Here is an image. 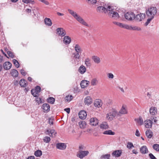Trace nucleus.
<instances>
[{
    "label": "nucleus",
    "instance_id": "30",
    "mask_svg": "<svg viewBox=\"0 0 159 159\" xmlns=\"http://www.w3.org/2000/svg\"><path fill=\"white\" fill-rule=\"evenodd\" d=\"M141 152L143 154H145L148 153V149L146 146H143L140 148Z\"/></svg>",
    "mask_w": 159,
    "mask_h": 159
},
{
    "label": "nucleus",
    "instance_id": "32",
    "mask_svg": "<svg viewBox=\"0 0 159 159\" xmlns=\"http://www.w3.org/2000/svg\"><path fill=\"white\" fill-rule=\"evenodd\" d=\"M84 63L87 67H90L91 66V59L88 57L86 58L84 60Z\"/></svg>",
    "mask_w": 159,
    "mask_h": 159
},
{
    "label": "nucleus",
    "instance_id": "40",
    "mask_svg": "<svg viewBox=\"0 0 159 159\" xmlns=\"http://www.w3.org/2000/svg\"><path fill=\"white\" fill-rule=\"evenodd\" d=\"M22 2L25 4L31 3L32 4H34L35 3V2L33 0H22Z\"/></svg>",
    "mask_w": 159,
    "mask_h": 159
},
{
    "label": "nucleus",
    "instance_id": "42",
    "mask_svg": "<svg viewBox=\"0 0 159 159\" xmlns=\"http://www.w3.org/2000/svg\"><path fill=\"white\" fill-rule=\"evenodd\" d=\"M55 98L52 97H49L47 99V102H48L52 104H53L55 102Z\"/></svg>",
    "mask_w": 159,
    "mask_h": 159
},
{
    "label": "nucleus",
    "instance_id": "5",
    "mask_svg": "<svg viewBox=\"0 0 159 159\" xmlns=\"http://www.w3.org/2000/svg\"><path fill=\"white\" fill-rule=\"evenodd\" d=\"M113 23L120 27L130 30H133V25H129L118 22H113Z\"/></svg>",
    "mask_w": 159,
    "mask_h": 159
},
{
    "label": "nucleus",
    "instance_id": "53",
    "mask_svg": "<svg viewBox=\"0 0 159 159\" xmlns=\"http://www.w3.org/2000/svg\"><path fill=\"white\" fill-rule=\"evenodd\" d=\"M89 3L91 4H95L97 2L96 0H87Z\"/></svg>",
    "mask_w": 159,
    "mask_h": 159
},
{
    "label": "nucleus",
    "instance_id": "35",
    "mask_svg": "<svg viewBox=\"0 0 159 159\" xmlns=\"http://www.w3.org/2000/svg\"><path fill=\"white\" fill-rule=\"evenodd\" d=\"M146 135L148 138H151L153 135L152 132L150 130H147L145 133Z\"/></svg>",
    "mask_w": 159,
    "mask_h": 159
},
{
    "label": "nucleus",
    "instance_id": "64",
    "mask_svg": "<svg viewBox=\"0 0 159 159\" xmlns=\"http://www.w3.org/2000/svg\"><path fill=\"white\" fill-rule=\"evenodd\" d=\"M27 159H35L34 157L33 156H30L28 157Z\"/></svg>",
    "mask_w": 159,
    "mask_h": 159
},
{
    "label": "nucleus",
    "instance_id": "21",
    "mask_svg": "<svg viewBox=\"0 0 159 159\" xmlns=\"http://www.w3.org/2000/svg\"><path fill=\"white\" fill-rule=\"evenodd\" d=\"M42 108L44 110V112H48L50 110V106L47 103L43 104L42 107Z\"/></svg>",
    "mask_w": 159,
    "mask_h": 159
},
{
    "label": "nucleus",
    "instance_id": "57",
    "mask_svg": "<svg viewBox=\"0 0 159 159\" xmlns=\"http://www.w3.org/2000/svg\"><path fill=\"white\" fill-rule=\"evenodd\" d=\"M149 156L151 159H157V158L151 153H150Z\"/></svg>",
    "mask_w": 159,
    "mask_h": 159
},
{
    "label": "nucleus",
    "instance_id": "7",
    "mask_svg": "<svg viewBox=\"0 0 159 159\" xmlns=\"http://www.w3.org/2000/svg\"><path fill=\"white\" fill-rule=\"evenodd\" d=\"M134 14L132 12H128L125 14V17L126 19L129 21H131L134 19Z\"/></svg>",
    "mask_w": 159,
    "mask_h": 159
},
{
    "label": "nucleus",
    "instance_id": "22",
    "mask_svg": "<svg viewBox=\"0 0 159 159\" xmlns=\"http://www.w3.org/2000/svg\"><path fill=\"white\" fill-rule=\"evenodd\" d=\"M75 51L76 53H79L81 54L83 50L80 46L78 44H76L74 47Z\"/></svg>",
    "mask_w": 159,
    "mask_h": 159
},
{
    "label": "nucleus",
    "instance_id": "36",
    "mask_svg": "<svg viewBox=\"0 0 159 159\" xmlns=\"http://www.w3.org/2000/svg\"><path fill=\"white\" fill-rule=\"evenodd\" d=\"M79 125L80 128L83 129L85 127L86 123L85 121L81 120L79 123Z\"/></svg>",
    "mask_w": 159,
    "mask_h": 159
},
{
    "label": "nucleus",
    "instance_id": "20",
    "mask_svg": "<svg viewBox=\"0 0 159 159\" xmlns=\"http://www.w3.org/2000/svg\"><path fill=\"white\" fill-rule=\"evenodd\" d=\"M71 41L70 38L68 36H65L64 37L63 42L66 45L69 44L71 42Z\"/></svg>",
    "mask_w": 159,
    "mask_h": 159
},
{
    "label": "nucleus",
    "instance_id": "31",
    "mask_svg": "<svg viewBox=\"0 0 159 159\" xmlns=\"http://www.w3.org/2000/svg\"><path fill=\"white\" fill-rule=\"evenodd\" d=\"M149 112L152 115H155L157 113V109L156 108L152 107L150 109Z\"/></svg>",
    "mask_w": 159,
    "mask_h": 159
},
{
    "label": "nucleus",
    "instance_id": "12",
    "mask_svg": "<svg viewBox=\"0 0 159 159\" xmlns=\"http://www.w3.org/2000/svg\"><path fill=\"white\" fill-rule=\"evenodd\" d=\"M66 144L64 143H58L56 144V148L61 150H65L66 149Z\"/></svg>",
    "mask_w": 159,
    "mask_h": 159
},
{
    "label": "nucleus",
    "instance_id": "25",
    "mask_svg": "<svg viewBox=\"0 0 159 159\" xmlns=\"http://www.w3.org/2000/svg\"><path fill=\"white\" fill-rule=\"evenodd\" d=\"M145 126L147 128H150L152 126V122L151 120H148L144 121Z\"/></svg>",
    "mask_w": 159,
    "mask_h": 159
},
{
    "label": "nucleus",
    "instance_id": "18",
    "mask_svg": "<svg viewBox=\"0 0 159 159\" xmlns=\"http://www.w3.org/2000/svg\"><path fill=\"white\" fill-rule=\"evenodd\" d=\"M93 102L92 98L89 96L86 97L84 99V102L86 105H89L91 104Z\"/></svg>",
    "mask_w": 159,
    "mask_h": 159
},
{
    "label": "nucleus",
    "instance_id": "9",
    "mask_svg": "<svg viewBox=\"0 0 159 159\" xmlns=\"http://www.w3.org/2000/svg\"><path fill=\"white\" fill-rule=\"evenodd\" d=\"M45 133L51 137L53 138L56 136L57 132L54 129H47L45 132Z\"/></svg>",
    "mask_w": 159,
    "mask_h": 159
},
{
    "label": "nucleus",
    "instance_id": "2",
    "mask_svg": "<svg viewBox=\"0 0 159 159\" xmlns=\"http://www.w3.org/2000/svg\"><path fill=\"white\" fill-rule=\"evenodd\" d=\"M118 111L115 108H112L107 114L106 118L108 120L111 121L114 119L119 116Z\"/></svg>",
    "mask_w": 159,
    "mask_h": 159
},
{
    "label": "nucleus",
    "instance_id": "6",
    "mask_svg": "<svg viewBox=\"0 0 159 159\" xmlns=\"http://www.w3.org/2000/svg\"><path fill=\"white\" fill-rule=\"evenodd\" d=\"M80 53H75L73 54L74 57L73 58V61L72 63L75 65H78L80 59Z\"/></svg>",
    "mask_w": 159,
    "mask_h": 159
},
{
    "label": "nucleus",
    "instance_id": "49",
    "mask_svg": "<svg viewBox=\"0 0 159 159\" xmlns=\"http://www.w3.org/2000/svg\"><path fill=\"white\" fill-rule=\"evenodd\" d=\"M50 138L48 136H46L43 138V140L44 142L48 143H49L50 141Z\"/></svg>",
    "mask_w": 159,
    "mask_h": 159
},
{
    "label": "nucleus",
    "instance_id": "61",
    "mask_svg": "<svg viewBox=\"0 0 159 159\" xmlns=\"http://www.w3.org/2000/svg\"><path fill=\"white\" fill-rule=\"evenodd\" d=\"M3 58V57L1 55H0V63H2L4 61Z\"/></svg>",
    "mask_w": 159,
    "mask_h": 159
},
{
    "label": "nucleus",
    "instance_id": "11",
    "mask_svg": "<svg viewBox=\"0 0 159 159\" xmlns=\"http://www.w3.org/2000/svg\"><path fill=\"white\" fill-rule=\"evenodd\" d=\"M41 90V88L39 86H36L34 89H32L31 90L32 94L34 97L37 96L38 94Z\"/></svg>",
    "mask_w": 159,
    "mask_h": 159
},
{
    "label": "nucleus",
    "instance_id": "62",
    "mask_svg": "<svg viewBox=\"0 0 159 159\" xmlns=\"http://www.w3.org/2000/svg\"><path fill=\"white\" fill-rule=\"evenodd\" d=\"M70 108H67L64 109V111H66L67 113H69L70 112Z\"/></svg>",
    "mask_w": 159,
    "mask_h": 159
},
{
    "label": "nucleus",
    "instance_id": "48",
    "mask_svg": "<svg viewBox=\"0 0 159 159\" xmlns=\"http://www.w3.org/2000/svg\"><path fill=\"white\" fill-rule=\"evenodd\" d=\"M152 147L153 149L157 151H159V144H154Z\"/></svg>",
    "mask_w": 159,
    "mask_h": 159
},
{
    "label": "nucleus",
    "instance_id": "59",
    "mask_svg": "<svg viewBox=\"0 0 159 159\" xmlns=\"http://www.w3.org/2000/svg\"><path fill=\"white\" fill-rule=\"evenodd\" d=\"M135 135L137 136H140V134L139 131L138 129H137L135 132Z\"/></svg>",
    "mask_w": 159,
    "mask_h": 159
},
{
    "label": "nucleus",
    "instance_id": "26",
    "mask_svg": "<svg viewBox=\"0 0 159 159\" xmlns=\"http://www.w3.org/2000/svg\"><path fill=\"white\" fill-rule=\"evenodd\" d=\"M92 59L95 63L98 64L101 62L100 58L97 56H93L92 57Z\"/></svg>",
    "mask_w": 159,
    "mask_h": 159
},
{
    "label": "nucleus",
    "instance_id": "58",
    "mask_svg": "<svg viewBox=\"0 0 159 159\" xmlns=\"http://www.w3.org/2000/svg\"><path fill=\"white\" fill-rule=\"evenodd\" d=\"M20 72L21 74L25 76L26 75V73L25 71L23 69H21L20 70Z\"/></svg>",
    "mask_w": 159,
    "mask_h": 159
},
{
    "label": "nucleus",
    "instance_id": "24",
    "mask_svg": "<svg viewBox=\"0 0 159 159\" xmlns=\"http://www.w3.org/2000/svg\"><path fill=\"white\" fill-rule=\"evenodd\" d=\"M89 83V81L86 80H83L81 81L80 84L82 88H85L88 86Z\"/></svg>",
    "mask_w": 159,
    "mask_h": 159
},
{
    "label": "nucleus",
    "instance_id": "13",
    "mask_svg": "<svg viewBox=\"0 0 159 159\" xmlns=\"http://www.w3.org/2000/svg\"><path fill=\"white\" fill-rule=\"evenodd\" d=\"M56 31H57V33L61 37L65 36L66 34L65 30L61 28H57L56 30Z\"/></svg>",
    "mask_w": 159,
    "mask_h": 159
},
{
    "label": "nucleus",
    "instance_id": "14",
    "mask_svg": "<svg viewBox=\"0 0 159 159\" xmlns=\"http://www.w3.org/2000/svg\"><path fill=\"white\" fill-rule=\"evenodd\" d=\"M118 113L119 114V117L121 116V115L127 114V111L126 107L123 105L120 111L119 112L118 111Z\"/></svg>",
    "mask_w": 159,
    "mask_h": 159
},
{
    "label": "nucleus",
    "instance_id": "43",
    "mask_svg": "<svg viewBox=\"0 0 159 159\" xmlns=\"http://www.w3.org/2000/svg\"><path fill=\"white\" fill-rule=\"evenodd\" d=\"M110 157V154L102 155L100 157L101 159H109Z\"/></svg>",
    "mask_w": 159,
    "mask_h": 159
},
{
    "label": "nucleus",
    "instance_id": "33",
    "mask_svg": "<svg viewBox=\"0 0 159 159\" xmlns=\"http://www.w3.org/2000/svg\"><path fill=\"white\" fill-rule=\"evenodd\" d=\"M11 74L14 77H16L18 75V72L16 70L12 69L11 72Z\"/></svg>",
    "mask_w": 159,
    "mask_h": 159
},
{
    "label": "nucleus",
    "instance_id": "39",
    "mask_svg": "<svg viewBox=\"0 0 159 159\" xmlns=\"http://www.w3.org/2000/svg\"><path fill=\"white\" fill-rule=\"evenodd\" d=\"M103 134H104L110 135H114L115 134V132H112L111 130H106L104 131Z\"/></svg>",
    "mask_w": 159,
    "mask_h": 159
},
{
    "label": "nucleus",
    "instance_id": "60",
    "mask_svg": "<svg viewBox=\"0 0 159 159\" xmlns=\"http://www.w3.org/2000/svg\"><path fill=\"white\" fill-rule=\"evenodd\" d=\"M42 2L47 5H48L49 4V2L46 0H43Z\"/></svg>",
    "mask_w": 159,
    "mask_h": 159
},
{
    "label": "nucleus",
    "instance_id": "15",
    "mask_svg": "<svg viewBox=\"0 0 159 159\" xmlns=\"http://www.w3.org/2000/svg\"><path fill=\"white\" fill-rule=\"evenodd\" d=\"M90 122L91 125L93 126H96L98 125L99 121L97 118L93 117L90 119Z\"/></svg>",
    "mask_w": 159,
    "mask_h": 159
},
{
    "label": "nucleus",
    "instance_id": "50",
    "mask_svg": "<svg viewBox=\"0 0 159 159\" xmlns=\"http://www.w3.org/2000/svg\"><path fill=\"white\" fill-rule=\"evenodd\" d=\"M141 30V29L140 27L135 25H134L133 30L139 31Z\"/></svg>",
    "mask_w": 159,
    "mask_h": 159
},
{
    "label": "nucleus",
    "instance_id": "3",
    "mask_svg": "<svg viewBox=\"0 0 159 159\" xmlns=\"http://www.w3.org/2000/svg\"><path fill=\"white\" fill-rule=\"evenodd\" d=\"M106 7L107 13H108L109 16L116 19L119 18V16L118 13L116 12L113 11L114 8L112 7L108 6Z\"/></svg>",
    "mask_w": 159,
    "mask_h": 159
},
{
    "label": "nucleus",
    "instance_id": "45",
    "mask_svg": "<svg viewBox=\"0 0 159 159\" xmlns=\"http://www.w3.org/2000/svg\"><path fill=\"white\" fill-rule=\"evenodd\" d=\"M98 82V81L96 78L93 79L91 81V84L92 85L94 86L96 85Z\"/></svg>",
    "mask_w": 159,
    "mask_h": 159
},
{
    "label": "nucleus",
    "instance_id": "10",
    "mask_svg": "<svg viewBox=\"0 0 159 159\" xmlns=\"http://www.w3.org/2000/svg\"><path fill=\"white\" fill-rule=\"evenodd\" d=\"M145 18V15L143 13H140L137 15L136 16L135 15L134 19L138 22H139L142 21Z\"/></svg>",
    "mask_w": 159,
    "mask_h": 159
},
{
    "label": "nucleus",
    "instance_id": "29",
    "mask_svg": "<svg viewBox=\"0 0 159 159\" xmlns=\"http://www.w3.org/2000/svg\"><path fill=\"white\" fill-rule=\"evenodd\" d=\"M44 21L45 24L48 26H50L52 25V21L49 18H45L44 20Z\"/></svg>",
    "mask_w": 159,
    "mask_h": 159
},
{
    "label": "nucleus",
    "instance_id": "63",
    "mask_svg": "<svg viewBox=\"0 0 159 159\" xmlns=\"http://www.w3.org/2000/svg\"><path fill=\"white\" fill-rule=\"evenodd\" d=\"M36 101L39 104L41 103V99L40 98H37L36 99Z\"/></svg>",
    "mask_w": 159,
    "mask_h": 159
},
{
    "label": "nucleus",
    "instance_id": "52",
    "mask_svg": "<svg viewBox=\"0 0 159 159\" xmlns=\"http://www.w3.org/2000/svg\"><path fill=\"white\" fill-rule=\"evenodd\" d=\"M107 77L109 79H113L114 78V76L111 73H108L107 74Z\"/></svg>",
    "mask_w": 159,
    "mask_h": 159
},
{
    "label": "nucleus",
    "instance_id": "44",
    "mask_svg": "<svg viewBox=\"0 0 159 159\" xmlns=\"http://www.w3.org/2000/svg\"><path fill=\"white\" fill-rule=\"evenodd\" d=\"M73 98V97L72 95H68L65 98V100L67 102H70Z\"/></svg>",
    "mask_w": 159,
    "mask_h": 159
},
{
    "label": "nucleus",
    "instance_id": "41",
    "mask_svg": "<svg viewBox=\"0 0 159 159\" xmlns=\"http://www.w3.org/2000/svg\"><path fill=\"white\" fill-rule=\"evenodd\" d=\"M34 155L37 157H40L42 155V152L40 150H37L34 152Z\"/></svg>",
    "mask_w": 159,
    "mask_h": 159
},
{
    "label": "nucleus",
    "instance_id": "54",
    "mask_svg": "<svg viewBox=\"0 0 159 159\" xmlns=\"http://www.w3.org/2000/svg\"><path fill=\"white\" fill-rule=\"evenodd\" d=\"M53 119L50 118H49L48 122L50 125H52L53 124Z\"/></svg>",
    "mask_w": 159,
    "mask_h": 159
},
{
    "label": "nucleus",
    "instance_id": "27",
    "mask_svg": "<svg viewBox=\"0 0 159 159\" xmlns=\"http://www.w3.org/2000/svg\"><path fill=\"white\" fill-rule=\"evenodd\" d=\"M86 67L84 65H81L78 69V71L81 74H84L86 71Z\"/></svg>",
    "mask_w": 159,
    "mask_h": 159
},
{
    "label": "nucleus",
    "instance_id": "47",
    "mask_svg": "<svg viewBox=\"0 0 159 159\" xmlns=\"http://www.w3.org/2000/svg\"><path fill=\"white\" fill-rule=\"evenodd\" d=\"M13 62L15 66L17 67L18 68L20 66L18 62L16 60L14 59L13 60Z\"/></svg>",
    "mask_w": 159,
    "mask_h": 159
},
{
    "label": "nucleus",
    "instance_id": "8",
    "mask_svg": "<svg viewBox=\"0 0 159 159\" xmlns=\"http://www.w3.org/2000/svg\"><path fill=\"white\" fill-rule=\"evenodd\" d=\"M89 153V152L88 151H79L77 154V157L82 159L85 156H87Z\"/></svg>",
    "mask_w": 159,
    "mask_h": 159
},
{
    "label": "nucleus",
    "instance_id": "38",
    "mask_svg": "<svg viewBox=\"0 0 159 159\" xmlns=\"http://www.w3.org/2000/svg\"><path fill=\"white\" fill-rule=\"evenodd\" d=\"M27 81L21 79L20 81V84L23 87H25L27 86Z\"/></svg>",
    "mask_w": 159,
    "mask_h": 159
},
{
    "label": "nucleus",
    "instance_id": "51",
    "mask_svg": "<svg viewBox=\"0 0 159 159\" xmlns=\"http://www.w3.org/2000/svg\"><path fill=\"white\" fill-rule=\"evenodd\" d=\"M7 53L8 55L9 56V57H11L12 58H14V55L13 52H11V51H8L7 52Z\"/></svg>",
    "mask_w": 159,
    "mask_h": 159
},
{
    "label": "nucleus",
    "instance_id": "56",
    "mask_svg": "<svg viewBox=\"0 0 159 159\" xmlns=\"http://www.w3.org/2000/svg\"><path fill=\"white\" fill-rule=\"evenodd\" d=\"M148 19L147 22H146L145 24L146 25H147L151 21L153 18H152L150 17H148Z\"/></svg>",
    "mask_w": 159,
    "mask_h": 159
},
{
    "label": "nucleus",
    "instance_id": "16",
    "mask_svg": "<svg viewBox=\"0 0 159 159\" xmlns=\"http://www.w3.org/2000/svg\"><path fill=\"white\" fill-rule=\"evenodd\" d=\"M122 154V150H118L114 151L112 153V155L116 157H120Z\"/></svg>",
    "mask_w": 159,
    "mask_h": 159
},
{
    "label": "nucleus",
    "instance_id": "1",
    "mask_svg": "<svg viewBox=\"0 0 159 159\" xmlns=\"http://www.w3.org/2000/svg\"><path fill=\"white\" fill-rule=\"evenodd\" d=\"M68 11L69 13L79 23L84 25L89 26V25L76 12L70 9H68Z\"/></svg>",
    "mask_w": 159,
    "mask_h": 159
},
{
    "label": "nucleus",
    "instance_id": "34",
    "mask_svg": "<svg viewBox=\"0 0 159 159\" xmlns=\"http://www.w3.org/2000/svg\"><path fill=\"white\" fill-rule=\"evenodd\" d=\"M94 105L95 107L99 108L102 106L101 101L99 100H96L94 103Z\"/></svg>",
    "mask_w": 159,
    "mask_h": 159
},
{
    "label": "nucleus",
    "instance_id": "37",
    "mask_svg": "<svg viewBox=\"0 0 159 159\" xmlns=\"http://www.w3.org/2000/svg\"><path fill=\"white\" fill-rule=\"evenodd\" d=\"M134 120L139 125H141L143 124V120L141 117H139V118L135 119Z\"/></svg>",
    "mask_w": 159,
    "mask_h": 159
},
{
    "label": "nucleus",
    "instance_id": "17",
    "mask_svg": "<svg viewBox=\"0 0 159 159\" xmlns=\"http://www.w3.org/2000/svg\"><path fill=\"white\" fill-rule=\"evenodd\" d=\"M79 117L81 119H85L87 116V114L86 112L84 110L80 111L79 113Z\"/></svg>",
    "mask_w": 159,
    "mask_h": 159
},
{
    "label": "nucleus",
    "instance_id": "19",
    "mask_svg": "<svg viewBox=\"0 0 159 159\" xmlns=\"http://www.w3.org/2000/svg\"><path fill=\"white\" fill-rule=\"evenodd\" d=\"M100 127L102 129H106L109 128V126L107 122H102L100 125Z\"/></svg>",
    "mask_w": 159,
    "mask_h": 159
},
{
    "label": "nucleus",
    "instance_id": "4",
    "mask_svg": "<svg viewBox=\"0 0 159 159\" xmlns=\"http://www.w3.org/2000/svg\"><path fill=\"white\" fill-rule=\"evenodd\" d=\"M157 12L156 7H151L148 8L146 10V13L148 17L154 18Z\"/></svg>",
    "mask_w": 159,
    "mask_h": 159
},
{
    "label": "nucleus",
    "instance_id": "28",
    "mask_svg": "<svg viewBox=\"0 0 159 159\" xmlns=\"http://www.w3.org/2000/svg\"><path fill=\"white\" fill-rule=\"evenodd\" d=\"M97 11L100 12H104L105 13H107V10L106 7L102 6H99L98 7Z\"/></svg>",
    "mask_w": 159,
    "mask_h": 159
},
{
    "label": "nucleus",
    "instance_id": "46",
    "mask_svg": "<svg viewBox=\"0 0 159 159\" xmlns=\"http://www.w3.org/2000/svg\"><path fill=\"white\" fill-rule=\"evenodd\" d=\"M126 147L130 149L134 147V146L132 143L130 142H128L127 143Z\"/></svg>",
    "mask_w": 159,
    "mask_h": 159
},
{
    "label": "nucleus",
    "instance_id": "23",
    "mask_svg": "<svg viewBox=\"0 0 159 159\" xmlns=\"http://www.w3.org/2000/svg\"><path fill=\"white\" fill-rule=\"evenodd\" d=\"M11 63L9 61L5 62L3 65V66L4 69L8 70L11 68Z\"/></svg>",
    "mask_w": 159,
    "mask_h": 159
},
{
    "label": "nucleus",
    "instance_id": "55",
    "mask_svg": "<svg viewBox=\"0 0 159 159\" xmlns=\"http://www.w3.org/2000/svg\"><path fill=\"white\" fill-rule=\"evenodd\" d=\"M112 100L111 99H108L107 101V104L108 105H112Z\"/></svg>",
    "mask_w": 159,
    "mask_h": 159
}]
</instances>
